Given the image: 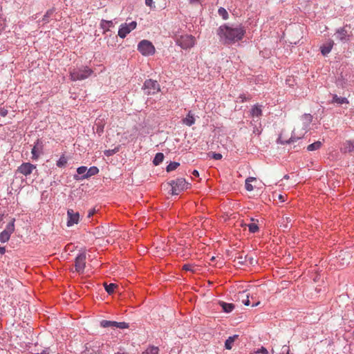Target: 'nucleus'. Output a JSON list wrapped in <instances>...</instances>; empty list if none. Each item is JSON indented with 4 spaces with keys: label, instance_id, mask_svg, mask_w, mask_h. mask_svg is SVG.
<instances>
[{
    "label": "nucleus",
    "instance_id": "nucleus-1",
    "mask_svg": "<svg viewBox=\"0 0 354 354\" xmlns=\"http://www.w3.org/2000/svg\"><path fill=\"white\" fill-rule=\"evenodd\" d=\"M245 33L241 25H223L218 28L217 34L225 44H231L241 40Z\"/></svg>",
    "mask_w": 354,
    "mask_h": 354
},
{
    "label": "nucleus",
    "instance_id": "nucleus-2",
    "mask_svg": "<svg viewBox=\"0 0 354 354\" xmlns=\"http://www.w3.org/2000/svg\"><path fill=\"white\" fill-rule=\"evenodd\" d=\"M312 119H313V117H312V115L310 114H304L302 116V120L304 121V122H303V129L304 131V133L300 134L299 136H297L296 132H295V129H294L292 131V136L290 138V139H288L287 140H284V141L281 140V144H290V143L296 142L297 140H299L301 138V136H304V133L306 132V130H307L309 124L312 122Z\"/></svg>",
    "mask_w": 354,
    "mask_h": 354
},
{
    "label": "nucleus",
    "instance_id": "nucleus-3",
    "mask_svg": "<svg viewBox=\"0 0 354 354\" xmlns=\"http://www.w3.org/2000/svg\"><path fill=\"white\" fill-rule=\"evenodd\" d=\"M93 73V71L87 66L73 69L71 73V79L73 81L83 80L88 78Z\"/></svg>",
    "mask_w": 354,
    "mask_h": 354
},
{
    "label": "nucleus",
    "instance_id": "nucleus-4",
    "mask_svg": "<svg viewBox=\"0 0 354 354\" xmlns=\"http://www.w3.org/2000/svg\"><path fill=\"white\" fill-rule=\"evenodd\" d=\"M145 94L154 95L160 91V85L156 80L149 79L145 80L142 86Z\"/></svg>",
    "mask_w": 354,
    "mask_h": 354
},
{
    "label": "nucleus",
    "instance_id": "nucleus-5",
    "mask_svg": "<svg viewBox=\"0 0 354 354\" xmlns=\"http://www.w3.org/2000/svg\"><path fill=\"white\" fill-rule=\"evenodd\" d=\"M169 185L171 187V194L178 195L180 192L187 188V183L185 178H180L169 181Z\"/></svg>",
    "mask_w": 354,
    "mask_h": 354
},
{
    "label": "nucleus",
    "instance_id": "nucleus-6",
    "mask_svg": "<svg viewBox=\"0 0 354 354\" xmlns=\"http://www.w3.org/2000/svg\"><path fill=\"white\" fill-rule=\"evenodd\" d=\"M194 37L192 35H184L176 37V43L183 49L190 48L194 45Z\"/></svg>",
    "mask_w": 354,
    "mask_h": 354
},
{
    "label": "nucleus",
    "instance_id": "nucleus-7",
    "mask_svg": "<svg viewBox=\"0 0 354 354\" xmlns=\"http://www.w3.org/2000/svg\"><path fill=\"white\" fill-rule=\"evenodd\" d=\"M138 50L145 56L151 55L155 53V48L152 43L145 39L139 42L138 45Z\"/></svg>",
    "mask_w": 354,
    "mask_h": 354
},
{
    "label": "nucleus",
    "instance_id": "nucleus-8",
    "mask_svg": "<svg viewBox=\"0 0 354 354\" xmlns=\"http://www.w3.org/2000/svg\"><path fill=\"white\" fill-rule=\"evenodd\" d=\"M136 21H131L129 24H122L118 30V36L121 38H124L131 31L136 28Z\"/></svg>",
    "mask_w": 354,
    "mask_h": 354
},
{
    "label": "nucleus",
    "instance_id": "nucleus-9",
    "mask_svg": "<svg viewBox=\"0 0 354 354\" xmlns=\"http://www.w3.org/2000/svg\"><path fill=\"white\" fill-rule=\"evenodd\" d=\"M15 219L6 225V228L0 234V241L6 243L10 239L11 234L15 231Z\"/></svg>",
    "mask_w": 354,
    "mask_h": 354
},
{
    "label": "nucleus",
    "instance_id": "nucleus-10",
    "mask_svg": "<svg viewBox=\"0 0 354 354\" xmlns=\"http://www.w3.org/2000/svg\"><path fill=\"white\" fill-rule=\"evenodd\" d=\"M86 255L85 252L80 253L75 258V270L79 273H82L86 266Z\"/></svg>",
    "mask_w": 354,
    "mask_h": 354
},
{
    "label": "nucleus",
    "instance_id": "nucleus-11",
    "mask_svg": "<svg viewBox=\"0 0 354 354\" xmlns=\"http://www.w3.org/2000/svg\"><path fill=\"white\" fill-rule=\"evenodd\" d=\"M36 168V166L30 162L22 163L17 169V171L26 176L30 175Z\"/></svg>",
    "mask_w": 354,
    "mask_h": 354
},
{
    "label": "nucleus",
    "instance_id": "nucleus-12",
    "mask_svg": "<svg viewBox=\"0 0 354 354\" xmlns=\"http://www.w3.org/2000/svg\"><path fill=\"white\" fill-rule=\"evenodd\" d=\"M43 147V142L39 139L37 140L31 150L32 160H37L39 158L40 154L42 153Z\"/></svg>",
    "mask_w": 354,
    "mask_h": 354
},
{
    "label": "nucleus",
    "instance_id": "nucleus-13",
    "mask_svg": "<svg viewBox=\"0 0 354 354\" xmlns=\"http://www.w3.org/2000/svg\"><path fill=\"white\" fill-rule=\"evenodd\" d=\"M67 226L71 227L74 224H77L80 219V214L75 212L73 209H68L67 211Z\"/></svg>",
    "mask_w": 354,
    "mask_h": 354
},
{
    "label": "nucleus",
    "instance_id": "nucleus-14",
    "mask_svg": "<svg viewBox=\"0 0 354 354\" xmlns=\"http://www.w3.org/2000/svg\"><path fill=\"white\" fill-rule=\"evenodd\" d=\"M99 172V169L97 167L93 166L89 169H87V171L86 174L82 176L81 177H78L77 176H75L74 178L76 180H83L85 178H88L94 175H96Z\"/></svg>",
    "mask_w": 354,
    "mask_h": 354
},
{
    "label": "nucleus",
    "instance_id": "nucleus-15",
    "mask_svg": "<svg viewBox=\"0 0 354 354\" xmlns=\"http://www.w3.org/2000/svg\"><path fill=\"white\" fill-rule=\"evenodd\" d=\"M340 151L342 153H351L354 151V141L353 140H346L344 142L341 148Z\"/></svg>",
    "mask_w": 354,
    "mask_h": 354
},
{
    "label": "nucleus",
    "instance_id": "nucleus-16",
    "mask_svg": "<svg viewBox=\"0 0 354 354\" xmlns=\"http://www.w3.org/2000/svg\"><path fill=\"white\" fill-rule=\"evenodd\" d=\"M251 115L252 116L253 118H259L261 115H262V110H261V106L260 105H254L252 109H251ZM259 120H255L254 119H253V120L251 122V123L252 124V122H258Z\"/></svg>",
    "mask_w": 354,
    "mask_h": 354
},
{
    "label": "nucleus",
    "instance_id": "nucleus-17",
    "mask_svg": "<svg viewBox=\"0 0 354 354\" xmlns=\"http://www.w3.org/2000/svg\"><path fill=\"white\" fill-rule=\"evenodd\" d=\"M248 256H243L241 253H236V256L234 257V262H236V265L239 266H243L247 264L248 260H247Z\"/></svg>",
    "mask_w": 354,
    "mask_h": 354
},
{
    "label": "nucleus",
    "instance_id": "nucleus-18",
    "mask_svg": "<svg viewBox=\"0 0 354 354\" xmlns=\"http://www.w3.org/2000/svg\"><path fill=\"white\" fill-rule=\"evenodd\" d=\"M336 37L340 41H345L347 39V30L344 28H339L335 33Z\"/></svg>",
    "mask_w": 354,
    "mask_h": 354
},
{
    "label": "nucleus",
    "instance_id": "nucleus-19",
    "mask_svg": "<svg viewBox=\"0 0 354 354\" xmlns=\"http://www.w3.org/2000/svg\"><path fill=\"white\" fill-rule=\"evenodd\" d=\"M333 41H330L328 44L321 46V53L323 55H328L332 50Z\"/></svg>",
    "mask_w": 354,
    "mask_h": 354
},
{
    "label": "nucleus",
    "instance_id": "nucleus-20",
    "mask_svg": "<svg viewBox=\"0 0 354 354\" xmlns=\"http://www.w3.org/2000/svg\"><path fill=\"white\" fill-rule=\"evenodd\" d=\"M332 103H337L338 104H348V100L346 97H338L336 94L333 95Z\"/></svg>",
    "mask_w": 354,
    "mask_h": 354
},
{
    "label": "nucleus",
    "instance_id": "nucleus-21",
    "mask_svg": "<svg viewBox=\"0 0 354 354\" xmlns=\"http://www.w3.org/2000/svg\"><path fill=\"white\" fill-rule=\"evenodd\" d=\"M185 124L190 127L195 123V118L194 115L189 111L187 115L186 118L183 120Z\"/></svg>",
    "mask_w": 354,
    "mask_h": 354
},
{
    "label": "nucleus",
    "instance_id": "nucleus-22",
    "mask_svg": "<svg viewBox=\"0 0 354 354\" xmlns=\"http://www.w3.org/2000/svg\"><path fill=\"white\" fill-rule=\"evenodd\" d=\"M238 338L237 335H234L233 336L229 337L225 342V347L226 349L230 350L232 347V344L234 341Z\"/></svg>",
    "mask_w": 354,
    "mask_h": 354
},
{
    "label": "nucleus",
    "instance_id": "nucleus-23",
    "mask_svg": "<svg viewBox=\"0 0 354 354\" xmlns=\"http://www.w3.org/2000/svg\"><path fill=\"white\" fill-rule=\"evenodd\" d=\"M220 305L221 306L223 311L227 313L232 312L234 308V305L233 304H228L224 301H221Z\"/></svg>",
    "mask_w": 354,
    "mask_h": 354
},
{
    "label": "nucleus",
    "instance_id": "nucleus-24",
    "mask_svg": "<svg viewBox=\"0 0 354 354\" xmlns=\"http://www.w3.org/2000/svg\"><path fill=\"white\" fill-rule=\"evenodd\" d=\"M55 12V8H52L46 11V12L45 13V15L43 16V18H42L41 21L44 23H45V24L46 23H48L50 17L53 15Z\"/></svg>",
    "mask_w": 354,
    "mask_h": 354
},
{
    "label": "nucleus",
    "instance_id": "nucleus-25",
    "mask_svg": "<svg viewBox=\"0 0 354 354\" xmlns=\"http://www.w3.org/2000/svg\"><path fill=\"white\" fill-rule=\"evenodd\" d=\"M104 286L107 293L111 295L114 292V290L118 287V285H116L115 283L107 284L106 283H104Z\"/></svg>",
    "mask_w": 354,
    "mask_h": 354
},
{
    "label": "nucleus",
    "instance_id": "nucleus-26",
    "mask_svg": "<svg viewBox=\"0 0 354 354\" xmlns=\"http://www.w3.org/2000/svg\"><path fill=\"white\" fill-rule=\"evenodd\" d=\"M256 178L254 177H248L245 180V187L247 191L251 192L254 189L253 186L251 185V182L255 181Z\"/></svg>",
    "mask_w": 354,
    "mask_h": 354
},
{
    "label": "nucleus",
    "instance_id": "nucleus-27",
    "mask_svg": "<svg viewBox=\"0 0 354 354\" xmlns=\"http://www.w3.org/2000/svg\"><path fill=\"white\" fill-rule=\"evenodd\" d=\"M101 28L105 31H108L109 28L113 26L112 21H107L102 19L100 23Z\"/></svg>",
    "mask_w": 354,
    "mask_h": 354
},
{
    "label": "nucleus",
    "instance_id": "nucleus-28",
    "mask_svg": "<svg viewBox=\"0 0 354 354\" xmlns=\"http://www.w3.org/2000/svg\"><path fill=\"white\" fill-rule=\"evenodd\" d=\"M322 142L317 141V142H313V144L309 145L307 147V150L309 151L317 150L322 147Z\"/></svg>",
    "mask_w": 354,
    "mask_h": 354
},
{
    "label": "nucleus",
    "instance_id": "nucleus-29",
    "mask_svg": "<svg viewBox=\"0 0 354 354\" xmlns=\"http://www.w3.org/2000/svg\"><path fill=\"white\" fill-rule=\"evenodd\" d=\"M164 160V155L162 153H157L153 160L154 165H160Z\"/></svg>",
    "mask_w": 354,
    "mask_h": 354
},
{
    "label": "nucleus",
    "instance_id": "nucleus-30",
    "mask_svg": "<svg viewBox=\"0 0 354 354\" xmlns=\"http://www.w3.org/2000/svg\"><path fill=\"white\" fill-rule=\"evenodd\" d=\"M100 326L102 327H103V328L116 327V322L108 321V320H102L100 322Z\"/></svg>",
    "mask_w": 354,
    "mask_h": 354
},
{
    "label": "nucleus",
    "instance_id": "nucleus-31",
    "mask_svg": "<svg viewBox=\"0 0 354 354\" xmlns=\"http://www.w3.org/2000/svg\"><path fill=\"white\" fill-rule=\"evenodd\" d=\"M67 163V158L65 157L64 155H62L59 159L57 161L56 165L58 167H64L66 166Z\"/></svg>",
    "mask_w": 354,
    "mask_h": 354
},
{
    "label": "nucleus",
    "instance_id": "nucleus-32",
    "mask_svg": "<svg viewBox=\"0 0 354 354\" xmlns=\"http://www.w3.org/2000/svg\"><path fill=\"white\" fill-rule=\"evenodd\" d=\"M180 165L179 162H171L166 168V170L167 172L172 171L178 168V167Z\"/></svg>",
    "mask_w": 354,
    "mask_h": 354
},
{
    "label": "nucleus",
    "instance_id": "nucleus-33",
    "mask_svg": "<svg viewBox=\"0 0 354 354\" xmlns=\"http://www.w3.org/2000/svg\"><path fill=\"white\" fill-rule=\"evenodd\" d=\"M119 149H120V147H116L113 149H107L104 151V154L107 157L111 156L114 155L115 153H116L117 152H118Z\"/></svg>",
    "mask_w": 354,
    "mask_h": 354
},
{
    "label": "nucleus",
    "instance_id": "nucleus-34",
    "mask_svg": "<svg viewBox=\"0 0 354 354\" xmlns=\"http://www.w3.org/2000/svg\"><path fill=\"white\" fill-rule=\"evenodd\" d=\"M159 349L156 346H151L149 347L145 352H143L142 354H158Z\"/></svg>",
    "mask_w": 354,
    "mask_h": 354
},
{
    "label": "nucleus",
    "instance_id": "nucleus-35",
    "mask_svg": "<svg viewBox=\"0 0 354 354\" xmlns=\"http://www.w3.org/2000/svg\"><path fill=\"white\" fill-rule=\"evenodd\" d=\"M218 12L223 19H227L228 18V13L224 8H220L218 10Z\"/></svg>",
    "mask_w": 354,
    "mask_h": 354
},
{
    "label": "nucleus",
    "instance_id": "nucleus-36",
    "mask_svg": "<svg viewBox=\"0 0 354 354\" xmlns=\"http://www.w3.org/2000/svg\"><path fill=\"white\" fill-rule=\"evenodd\" d=\"M248 227L249 231L251 233H255L259 230L258 225L254 223H251L248 224Z\"/></svg>",
    "mask_w": 354,
    "mask_h": 354
},
{
    "label": "nucleus",
    "instance_id": "nucleus-37",
    "mask_svg": "<svg viewBox=\"0 0 354 354\" xmlns=\"http://www.w3.org/2000/svg\"><path fill=\"white\" fill-rule=\"evenodd\" d=\"M87 171V167L85 166H81L77 169V172L79 175L84 176Z\"/></svg>",
    "mask_w": 354,
    "mask_h": 354
},
{
    "label": "nucleus",
    "instance_id": "nucleus-38",
    "mask_svg": "<svg viewBox=\"0 0 354 354\" xmlns=\"http://www.w3.org/2000/svg\"><path fill=\"white\" fill-rule=\"evenodd\" d=\"M82 354H95L93 348L88 347V344L85 345V349L82 352Z\"/></svg>",
    "mask_w": 354,
    "mask_h": 354
},
{
    "label": "nucleus",
    "instance_id": "nucleus-39",
    "mask_svg": "<svg viewBox=\"0 0 354 354\" xmlns=\"http://www.w3.org/2000/svg\"><path fill=\"white\" fill-rule=\"evenodd\" d=\"M96 127V133L100 135L104 131V125L100 124L99 122H95Z\"/></svg>",
    "mask_w": 354,
    "mask_h": 354
},
{
    "label": "nucleus",
    "instance_id": "nucleus-40",
    "mask_svg": "<svg viewBox=\"0 0 354 354\" xmlns=\"http://www.w3.org/2000/svg\"><path fill=\"white\" fill-rule=\"evenodd\" d=\"M116 328H129V324L126 322H116Z\"/></svg>",
    "mask_w": 354,
    "mask_h": 354
},
{
    "label": "nucleus",
    "instance_id": "nucleus-41",
    "mask_svg": "<svg viewBox=\"0 0 354 354\" xmlns=\"http://www.w3.org/2000/svg\"><path fill=\"white\" fill-rule=\"evenodd\" d=\"M247 260L248 263L246 265L254 266L257 263V260L252 257H248Z\"/></svg>",
    "mask_w": 354,
    "mask_h": 354
},
{
    "label": "nucleus",
    "instance_id": "nucleus-42",
    "mask_svg": "<svg viewBox=\"0 0 354 354\" xmlns=\"http://www.w3.org/2000/svg\"><path fill=\"white\" fill-rule=\"evenodd\" d=\"M183 269L184 270H186V271H191L192 272H195V270L194 269V266L192 265H190V264H185L183 266Z\"/></svg>",
    "mask_w": 354,
    "mask_h": 354
},
{
    "label": "nucleus",
    "instance_id": "nucleus-43",
    "mask_svg": "<svg viewBox=\"0 0 354 354\" xmlns=\"http://www.w3.org/2000/svg\"><path fill=\"white\" fill-rule=\"evenodd\" d=\"M209 157L212 158L214 160H221L222 158V155L219 153H211V155H209Z\"/></svg>",
    "mask_w": 354,
    "mask_h": 354
},
{
    "label": "nucleus",
    "instance_id": "nucleus-44",
    "mask_svg": "<svg viewBox=\"0 0 354 354\" xmlns=\"http://www.w3.org/2000/svg\"><path fill=\"white\" fill-rule=\"evenodd\" d=\"M242 297H244L245 296L246 298L245 299H243L242 300V302L244 304V305L245 306H249L250 305V299H249V297L248 295H245V292H243L241 295Z\"/></svg>",
    "mask_w": 354,
    "mask_h": 354
},
{
    "label": "nucleus",
    "instance_id": "nucleus-45",
    "mask_svg": "<svg viewBox=\"0 0 354 354\" xmlns=\"http://www.w3.org/2000/svg\"><path fill=\"white\" fill-rule=\"evenodd\" d=\"M94 233H95V234H96L97 236H100V235H102V234H104V227H97L95 229V232Z\"/></svg>",
    "mask_w": 354,
    "mask_h": 354
},
{
    "label": "nucleus",
    "instance_id": "nucleus-46",
    "mask_svg": "<svg viewBox=\"0 0 354 354\" xmlns=\"http://www.w3.org/2000/svg\"><path fill=\"white\" fill-rule=\"evenodd\" d=\"M281 350L282 352L280 354H289V346H288L287 345H283L282 346Z\"/></svg>",
    "mask_w": 354,
    "mask_h": 354
},
{
    "label": "nucleus",
    "instance_id": "nucleus-47",
    "mask_svg": "<svg viewBox=\"0 0 354 354\" xmlns=\"http://www.w3.org/2000/svg\"><path fill=\"white\" fill-rule=\"evenodd\" d=\"M8 114V110L5 108H0V115L2 117L6 116Z\"/></svg>",
    "mask_w": 354,
    "mask_h": 354
},
{
    "label": "nucleus",
    "instance_id": "nucleus-48",
    "mask_svg": "<svg viewBox=\"0 0 354 354\" xmlns=\"http://www.w3.org/2000/svg\"><path fill=\"white\" fill-rule=\"evenodd\" d=\"M256 353L261 354H268V351H267V349L263 346L260 349H259Z\"/></svg>",
    "mask_w": 354,
    "mask_h": 354
},
{
    "label": "nucleus",
    "instance_id": "nucleus-49",
    "mask_svg": "<svg viewBox=\"0 0 354 354\" xmlns=\"http://www.w3.org/2000/svg\"><path fill=\"white\" fill-rule=\"evenodd\" d=\"M253 133L257 135H259L261 133V127H257L255 126L253 129Z\"/></svg>",
    "mask_w": 354,
    "mask_h": 354
},
{
    "label": "nucleus",
    "instance_id": "nucleus-50",
    "mask_svg": "<svg viewBox=\"0 0 354 354\" xmlns=\"http://www.w3.org/2000/svg\"><path fill=\"white\" fill-rule=\"evenodd\" d=\"M96 212V210L95 208L93 209H91L89 210V212H88V215H87V217L88 218H91V216H93V215Z\"/></svg>",
    "mask_w": 354,
    "mask_h": 354
},
{
    "label": "nucleus",
    "instance_id": "nucleus-51",
    "mask_svg": "<svg viewBox=\"0 0 354 354\" xmlns=\"http://www.w3.org/2000/svg\"><path fill=\"white\" fill-rule=\"evenodd\" d=\"M153 3V0H145V3L148 6H151Z\"/></svg>",
    "mask_w": 354,
    "mask_h": 354
},
{
    "label": "nucleus",
    "instance_id": "nucleus-52",
    "mask_svg": "<svg viewBox=\"0 0 354 354\" xmlns=\"http://www.w3.org/2000/svg\"><path fill=\"white\" fill-rule=\"evenodd\" d=\"M192 175L196 177H198V176H199V173L197 170L195 169L192 171Z\"/></svg>",
    "mask_w": 354,
    "mask_h": 354
},
{
    "label": "nucleus",
    "instance_id": "nucleus-53",
    "mask_svg": "<svg viewBox=\"0 0 354 354\" xmlns=\"http://www.w3.org/2000/svg\"><path fill=\"white\" fill-rule=\"evenodd\" d=\"M5 252H6L5 247H0V253L1 254H5Z\"/></svg>",
    "mask_w": 354,
    "mask_h": 354
},
{
    "label": "nucleus",
    "instance_id": "nucleus-54",
    "mask_svg": "<svg viewBox=\"0 0 354 354\" xmlns=\"http://www.w3.org/2000/svg\"><path fill=\"white\" fill-rule=\"evenodd\" d=\"M201 1V0H189V3H192V4H194V3H198Z\"/></svg>",
    "mask_w": 354,
    "mask_h": 354
},
{
    "label": "nucleus",
    "instance_id": "nucleus-55",
    "mask_svg": "<svg viewBox=\"0 0 354 354\" xmlns=\"http://www.w3.org/2000/svg\"><path fill=\"white\" fill-rule=\"evenodd\" d=\"M279 199L281 201L283 202L284 201V196L280 194V195H279Z\"/></svg>",
    "mask_w": 354,
    "mask_h": 354
},
{
    "label": "nucleus",
    "instance_id": "nucleus-56",
    "mask_svg": "<svg viewBox=\"0 0 354 354\" xmlns=\"http://www.w3.org/2000/svg\"><path fill=\"white\" fill-rule=\"evenodd\" d=\"M3 214H0V224L1 223V222L3 221Z\"/></svg>",
    "mask_w": 354,
    "mask_h": 354
},
{
    "label": "nucleus",
    "instance_id": "nucleus-57",
    "mask_svg": "<svg viewBox=\"0 0 354 354\" xmlns=\"http://www.w3.org/2000/svg\"><path fill=\"white\" fill-rule=\"evenodd\" d=\"M259 304H260V302H259V301H258V302H257V303H255V304H252V306H257Z\"/></svg>",
    "mask_w": 354,
    "mask_h": 354
},
{
    "label": "nucleus",
    "instance_id": "nucleus-58",
    "mask_svg": "<svg viewBox=\"0 0 354 354\" xmlns=\"http://www.w3.org/2000/svg\"><path fill=\"white\" fill-rule=\"evenodd\" d=\"M283 178L288 179L289 178V176L288 175H285Z\"/></svg>",
    "mask_w": 354,
    "mask_h": 354
},
{
    "label": "nucleus",
    "instance_id": "nucleus-59",
    "mask_svg": "<svg viewBox=\"0 0 354 354\" xmlns=\"http://www.w3.org/2000/svg\"><path fill=\"white\" fill-rule=\"evenodd\" d=\"M245 100V97H243V99H242V100H241V101H242V102H244V100Z\"/></svg>",
    "mask_w": 354,
    "mask_h": 354
},
{
    "label": "nucleus",
    "instance_id": "nucleus-60",
    "mask_svg": "<svg viewBox=\"0 0 354 354\" xmlns=\"http://www.w3.org/2000/svg\"><path fill=\"white\" fill-rule=\"evenodd\" d=\"M286 220H287V221H290V219L289 218H286Z\"/></svg>",
    "mask_w": 354,
    "mask_h": 354
},
{
    "label": "nucleus",
    "instance_id": "nucleus-61",
    "mask_svg": "<svg viewBox=\"0 0 354 354\" xmlns=\"http://www.w3.org/2000/svg\"><path fill=\"white\" fill-rule=\"evenodd\" d=\"M116 354H124V353H117Z\"/></svg>",
    "mask_w": 354,
    "mask_h": 354
}]
</instances>
